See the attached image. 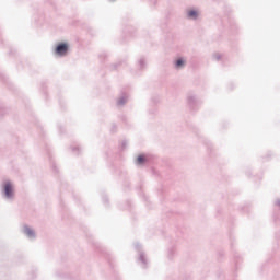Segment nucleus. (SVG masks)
<instances>
[{"label": "nucleus", "mask_w": 280, "mask_h": 280, "mask_svg": "<svg viewBox=\"0 0 280 280\" xmlns=\"http://www.w3.org/2000/svg\"><path fill=\"white\" fill-rule=\"evenodd\" d=\"M69 51V46L67 44H59L56 47V54L57 56H65Z\"/></svg>", "instance_id": "f257e3e1"}, {"label": "nucleus", "mask_w": 280, "mask_h": 280, "mask_svg": "<svg viewBox=\"0 0 280 280\" xmlns=\"http://www.w3.org/2000/svg\"><path fill=\"white\" fill-rule=\"evenodd\" d=\"M4 194H5L7 198H11V196L13 194L12 184H10V182H7L4 184Z\"/></svg>", "instance_id": "f03ea898"}, {"label": "nucleus", "mask_w": 280, "mask_h": 280, "mask_svg": "<svg viewBox=\"0 0 280 280\" xmlns=\"http://www.w3.org/2000/svg\"><path fill=\"white\" fill-rule=\"evenodd\" d=\"M143 163H145V158H144V155H139V156L137 158V164H138V165H143Z\"/></svg>", "instance_id": "7ed1b4c3"}, {"label": "nucleus", "mask_w": 280, "mask_h": 280, "mask_svg": "<svg viewBox=\"0 0 280 280\" xmlns=\"http://www.w3.org/2000/svg\"><path fill=\"white\" fill-rule=\"evenodd\" d=\"M188 16H189L190 19H196V16H198V12H196V11H189V12H188Z\"/></svg>", "instance_id": "20e7f679"}, {"label": "nucleus", "mask_w": 280, "mask_h": 280, "mask_svg": "<svg viewBox=\"0 0 280 280\" xmlns=\"http://www.w3.org/2000/svg\"><path fill=\"white\" fill-rule=\"evenodd\" d=\"M25 233H26L30 237H32V235H34V231H32V229H30V228H26V229H25Z\"/></svg>", "instance_id": "39448f33"}, {"label": "nucleus", "mask_w": 280, "mask_h": 280, "mask_svg": "<svg viewBox=\"0 0 280 280\" xmlns=\"http://www.w3.org/2000/svg\"><path fill=\"white\" fill-rule=\"evenodd\" d=\"M183 65H185V61H183V59H178L176 61V67H183Z\"/></svg>", "instance_id": "423d86ee"}]
</instances>
